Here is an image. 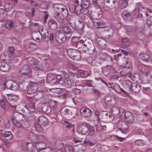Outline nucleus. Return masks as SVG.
<instances>
[{
    "instance_id": "3c124183",
    "label": "nucleus",
    "mask_w": 152,
    "mask_h": 152,
    "mask_svg": "<svg viewBox=\"0 0 152 152\" xmlns=\"http://www.w3.org/2000/svg\"><path fill=\"white\" fill-rule=\"evenodd\" d=\"M109 138V136L105 134H102L101 135V140L102 141H104Z\"/></svg>"
},
{
    "instance_id": "6ab92c4d",
    "label": "nucleus",
    "mask_w": 152,
    "mask_h": 152,
    "mask_svg": "<svg viewBox=\"0 0 152 152\" xmlns=\"http://www.w3.org/2000/svg\"><path fill=\"white\" fill-rule=\"evenodd\" d=\"M74 148L76 152H84L86 146L84 145L80 144L75 145Z\"/></svg>"
},
{
    "instance_id": "13d9d810",
    "label": "nucleus",
    "mask_w": 152,
    "mask_h": 152,
    "mask_svg": "<svg viewBox=\"0 0 152 152\" xmlns=\"http://www.w3.org/2000/svg\"><path fill=\"white\" fill-rule=\"evenodd\" d=\"M121 74L122 75V76H128L129 77H130L131 74H130V72H129L127 73L124 72L123 71H121Z\"/></svg>"
},
{
    "instance_id": "39448f33",
    "label": "nucleus",
    "mask_w": 152,
    "mask_h": 152,
    "mask_svg": "<svg viewBox=\"0 0 152 152\" xmlns=\"http://www.w3.org/2000/svg\"><path fill=\"white\" fill-rule=\"evenodd\" d=\"M77 110L74 107L64 106L61 110V113L65 114L67 113L69 116L71 118L75 117L77 114Z\"/></svg>"
},
{
    "instance_id": "2f4dec72",
    "label": "nucleus",
    "mask_w": 152,
    "mask_h": 152,
    "mask_svg": "<svg viewBox=\"0 0 152 152\" xmlns=\"http://www.w3.org/2000/svg\"><path fill=\"white\" fill-rule=\"evenodd\" d=\"M139 58L142 60L147 61L149 58V56L146 53H141L139 55Z\"/></svg>"
},
{
    "instance_id": "f8f14e48",
    "label": "nucleus",
    "mask_w": 152,
    "mask_h": 152,
    "mask_svg": "<svg viewBox=\"0 0 152 152\" xmlns=\"http://www.w3.org/2000/svg\"><path fill=\"white\" fill-rule=\"evenodd\" d=\"M31 70L29 66L28 65H26L24 66L20 70L19 72L21 73V74L27 75L29 77H30L31 76Z\"/></svg>"
},
{
    "instance_id": "c85d7f7f",
    "label": "nucleus",
    "mask_w": 152,
    "mask_h": 152,
    "mask_svg": "<svg viewBox=\"0 0 152 152\" xmlns=\"http://www.w3.org/2000/svg\"><path fill=\"white\" fill-rule=\"evenodd\" d=\"M75 11L77 14H80L82 12V7L80 4H77L75 8Z\"/></svg>"
},
{
    "instance_id": "37998d69",
    "label": "nucleus",
    "mask_w": 152,
    "mask_h": 152,
    "mask_svg": "<svg viewBox=\"0 0 152 152\" xmlns=\"http://www.w3.org/2000/svg\"><path fill=\"white\" fill-rule=\"evenodd\" d=\"M47 63L49 64V65H47L45 64L46 67L47 68H48L50 66H54L56 64L55 62L53 60L50 59L47 60Z\"/></svg>"
},
{
    "instance_id": "a18cd8bd",
    "label": "nucleus",
    "mask_w": 152,
    "mask_h": 152,
    "mask_svg": "<svg viewBox=\"0 0 152 152\" xmlns=\"http://www.w3.org/2000/svg\"><path fill=\"white\" fill-rule=\"evenodd\" d=\"M89 134L90 136H93L95 134L94 129L93 126H91L88 129Z\"/></svg>"
},
{
    "instance_id": "de8ad7c7",
    "label": "nucleus",
    "mask_w": 152,
    "mask_h": 152,
    "mask_svg": "<svg viewBox=\"0 0 152 152\" xmlns=\"http://www.w3.org/2000/svg\"><path fill=\"white\" fill-rule=\"evenodd\" d=\"M7 104V102L5 100L3 99L2 101L0 102V105L3 108H5L6 107Z\"/></svg>"
},
{
    "instance_id": "72a5a7b5",
    "label": "nucleus",
    "mask_w": 152,
    "mask_h": 152,
    "mask_svg": "<svg viewBox=\"0 0 152 152\" xmlns=\"http://www.w3.org/2000/svg\"><path fill=\"white\" fill-rule=\"evenodd\" d=\"M13 25V23L11 20H9L6 24V27L8 30H10L12 28Z\"/></svg>"
},
{
    "instance_id": "4be33fe9",
    "label": "nucleus",
    "mask_w": 152,
    "mask_h": 152,
    "mask_svg": "<svg viewBox=\"0 0 152 152\" xmlns=\"http://www.w3.org/2000/svg\"><path fill=\"white\" fill-rule=\"evenodd\" d=\"M39 31L40 33L41 36L44 39H45L47 37H48V32L46 29L43 28L41 29H40Z\"/></svg>"
},
{
    "instance_id": "f3484780",
    "label": "nucleus",
    "mask_w": 152,
    "mask_h": 152,
    "mask_svg": "<svg viewBox=\"0 0 152 152\" xmlns=\"http://www.w3.org/2000/svg\"><path fill=\"white\" fill-rule=\"evenodd\" d=\"M92 113L91 110L88 109L83 108L80 110V114L81 115L86 117H90Z\"/></svg>"
},
{
    "instance_id": "aec40b11",
    "label": "nucleus",
    "mask_w": 152,
    "mask_h": 152,
    "mask_svg": "<svg viewBox=\"0 0 152 152\" xmlns=\"http://www.w3.org/2000/svg\"><path fill=\"white\" fill-rule=\"evenodd\" d=\"M96 23L97 26H98L97 28H102L104 29V30L105 31H107V32L110 31L111 32V35H112L113 33L112 29L111 28L109 27H103V23L101 22H97Z\"/></svg>"
},
{
    "instance_id": "864d4df0",
    "label": "nucleus",
    "mask_w": 152,
    "mask_h": 152,
    "mask_svg": "<svg viewBox=\"0 0 152 152\" xmlns=\"http://www.w3.org/2000/svg\"><path fill=\"white\" fill-rule=\"evenodd\" d=\"M38 63L39 64H37L36 65L35 67L37 69H42L43 68V65L42 64L39 63V61H38Z\"/></svg>"
},
{
    "instance_id": "423d86ee",
    "label": "nucleus",
    "mask_w": 152,
    "mask_h": 152,
    "mask_svg": "<svg viewBox=\"0 0 152 152\" xmlns=\"http://www.w3.org/2000/svg\"><path fill=\"white\" fill-rule=\"evenodd\" d=\"M24 119L25 117L23 115L17 112L14 113L12 118L13 123L15 126L18 127L21 126V124L20 123L22 122Z\"/></svg>"
},
{
    "instance_id": "c03bdc74",
    "label": "nucleus",
    "mask_w": 152,
    "mask_h": 152,
    "mask_svg": "<svg viewBox=\"0 0 152 152\" xmlns=\"http://www.w3.org/2000/svg\"><path fill=\"white\" fill-rule=\"evenodd\" d=\"M106 41L103 39H101L99 42L98 44L102 48H104L106 47Z\"/></svg>"
},
{
    "instance_id": "c756f323",
    "label": "nucleus",
    "mask_w": 152,
    "mask_h": 152,
    "mask_svg": "<svg viewBox=\"0 0 152 152\" xmlns=\"http://www.w3.org/2000/svg\"><path fill=\"white\" fill-rule=\"evenodd\" d=\"M38 85L35 82H32L30 84L29 86V88L31 89L33 88L34 87V89H33V93H35L37 91L38 88Z\"/></svg>"
},
{
    "instance_id": "ddd939ff",
    "label": "nucleus",
    "mask_w": 152,
    "mask_h": 152,
    "mask_svg": "<svg viewBox=\"0 0 152 152\" xmlns=\"http://www.w3.org/2000/svg\"><path fill=\"white\" fill-rule=\"evenodd\" d=\"M88 46L86 47H83V50L86 52V53L88 54H92L93 53L95 50V47L93 43H91L90 45H88Z\"/></svg>"
},
{
    "instance_id": "6e6552de",
    "label": "nucleus",
    "mask_w": 152,
    "mask_h": 152,
    "mask_svg": "<svg viewBox=\"0 0 152 152\" xmlns=\"http://www.w3.org/2000/svg\"><path fill=\"white\" fill-rule=\"evenodd\" d=\"M77 39L75 38H73L72 39V42H73L74 44L76 46H80V44H82V45L83 46V47H86L88 46V45H90L91 43H93L91 41L88 39V40H86L85 41L83 40H80L77 41Z\"/></svg>"
},
{
    "instance_id": "7ed1b4c3",
    "label": "nucleus",
    "mask_w": 152,
    "mask_h": 152,
    "mask_svg": "<svg viewBox=\"0 0 152 152\" xmlns=\"http://www.w3.org/2000/svg\"><path fill=\"white\" fill-rule=\"evenodd\" d=\"M64 78L60 75H55L52 74H49L47 76V81L52 85H54L58 83L64 84Z\"/></svg>"
},
{
    "instance_id": "8fccbe9b",
    "label": "nucleus",
    "mask_w": 152,
    "mask_h": 152,
    "mask_svg": "<svg viewBox=\"0 0 152 152\" xmlns=\"http://www.w3.org/2000/svg\"><path fill=\"white\" fill-rule=\"evenodd\" d=\"M48 23L51 27L53 25H54L56 27L57 26L56 23L54 20H50L48 21Z\"/></svg>"
},
{
    "instance_id": "20e7f679",
    "label": "nucleus",
    "mask_w": 152,
    "mask_h": 152,
    "mask_svg": "<svg viewBox=\"0 0 152 152\" xmlns=\"http://www.w3.org/2000/svg\"><path fill=\"white\" fill-rule=\"evenodd\" d=\"M64 84L67 85H70L72 83H76L77 81V76L72 73H65L64 75Z\"/></svg>"
},
{
    "instance_id": "c9c22d12",
    "label": "nucleus",
    "mask_w": 152,
    "mask_h": 152,
    "mask_svg": "<svg viewBox=\"0 0 152 152\" xmlns=\"http://www.w3.org/2000/svg\"><path fill=\"white\" fill-rule=\"evenodd\" d=\"M64 152H73L72 147L70 145H66L64 147Z\"/></svg>"
},
{
    "instance_id": "a211bd4d",
    "label": "nucleus",
    "mask_w": 152,
    "mask_h": 152,
    "mask_svg": "<svg viewBox=\"0 0 152 152\" xmlns=\"http://www.w3.org/2000/svg\"><path fill=\"white\" fill-rule=\"evenodd\" d=\"M37 122L42 126H44L48 124V121L47 118L45 116H40L38 118Z\"/></svg>"
},
{
    "instance_id": "e2e57ef3",
    "label": "nucleus",
    "mask_w": 152,
    "mask_h": 152,
    "mask_svg": "<svg viewBox=\"0 0 152 152\" xmlns=\"http://www.w3.org/2000/svg\"><path fill=\"white\" fill-rule=\"evenodd\" d=\"M142 142V141L141 140H136V141L135 143L139 145H142L143 144Z\"/></svg>"
},
{
    "instance_id": "58836bf2",
    "label": "nucleus",
    "mask_w": 152,
    "mask_h": 152,
    "mask_svg": "<svg viewBox=\"0 0 152 152\" xmlns=\"http://www.w3.org/2000/svg\"><path fill=\"white\" fill-rule=\"evenodd\" d=\"M112 101H108V102L105 103L106 104L107 107H110L114 106L115 103V99L112 98Z\"/></svg>"
},
{
    "instance_id": "052dcab7",
    "label": "nucleus",
    "mask_w": 152,
    "mask_h": 152,
    "mask_svg": "<svg viewBox=\"0 0 152 152\" xmlns=\"http://www.w3.org/2000/svg\"><path fill=\"white\" fill-rule=\"evenodd\" d=\"M78 22H79L80 23V26H79V28L77 29L78 30H80L81 29H82L83 27V24L82 23V22H83V20H78Z\"/></svg>"
},
{
    "instance_id": "2eb2a0df",
    "label": "nucleus",
    "mask_w": 152,
    "mask_h": 152,
    "mask_svg": "<svg viewBox=\"0 0 152 152\" xmlns=\"http://www.w3.org/2000/svg\"><path fill=\"white\" fill-rule=\"evenodd\" d=\"M110 87L113 88L118 93H121L123 92L125 94H126L127 93L124 90L121 89L117 83H113L111 84H110Z\"/></svg>"
},
{
    "instance_id": "9d476101",
    "label": "nucleus",
    "mask_w": 152,
    "mask_h": 152,
    "mask_svg": "<svg viewBox=\"0 0 152 152\" xmlns=\"http://www.w3.org/2000/svg\"><path fill=\"white\" fill-rule=\"evenodd\" d=\"M66 37L65 34H63L59 31H57L56 33V39L58 43L60 44L63 43L65 41Z\"/></svg>"
},
{
    "instance_id": "49530a36",
    "label": "nucleus",
    "mask_w": 152,
    "mask_h": 152,
    "mask_svg": "<svg viewBox=\"0 0 152 152\" xmlns=\"http://www.w3.org/2000/svg\"><path fill=\"white\" fill-rule=\"evenodd\" d=\"M64 126L68 128H70L73 127L74 126L71 123H70L69 121H64Z\"/></svg>"
},
{
    "instance_id": "4d7b16f0",
    "label": "nucleus",
    "mask_w": 152,
    "mask_h": 152,
    "mask_svg": "<svg viewBox=\"0 0 152 152\" xmlns=\"http://www.w3.org/2000/svg\"><path fill=\"white\" fill-rule=\"evenodd\" d=\"M51 104L52 107L53 109L55 110L57 107V104L55 102H52L51 103Z\"/></svg>"
},
{
    "instance_id": "603ef678",
    "label": "nucleus",
    "mask_w": 152,
    "mask_h": 152,
    "mask_svg": "<svg viewBox=\"0 0 152 152\" xmlns=\"http://www.w3.org/2000/svg\"><path fill=\"white\" fill-rule=\"evenodd\" d=\"M119 112L120 115L121 116V117H122L123 116L125 115V110H124L123 108H121L119 110Z\"/></svg>"
},
{
    "instance_id": "393cba45",
    "label": "nucleus",
    "mask_w": 152,
    "mask_h": 152,
    "mask_svg": "<svg viewBox=\"0 0 152 152\" xmlns=\"http://www.w3.org/2000/svg\"><path fill=\"white\" fill-rule=\"evenodd\" d=\"M59 31L63 34H65V35L66 34H70L72 33L70 28L68 27H63Z\"/></svg>"
},
{
    "instance_id": "7c9ffc66",
    "label": "nucleus",
    "mask_w": 152,
    "mask_h": 152,
    "mask_svg": "<svg viewBox=\"0 0 152 152\" xmlns=\"http://www.w3.org/2000/svg\"><path fill=\"white\" fill-rule=\"evenodd\" d=\"M7 12L3 9H0V18L1 19H5L7 18Z\"/></svg>"
},
{
    "instance_id": "412c9836",
    "label": "nucleus",
    "mask_w": 152,
    "mask_h": 152,
    "mask_svg": "<svg viewBox=\"0 0 152 152\" xmlns=\"http://www.w3.org/2000/svg\"><path fill=\"white\" fill-rule=\"evenodd\" d=\"M10 66L7 64L2 62L0 64V69L4 72H8L10 69Z\"/></svg>"
},
{
    "instance_id": "b1692460",
    "label": "nucleus",
    "mask_w": 152,
    "mask_h": 152,
    "mask_svg": "<svg viewBox=\"0 0 152 152\" xmlns=\"http://www.w3.org/2000/svg\"><path fill=\"white\" fill-rule=\"evenodd\" d=\"M140 88V86L135 83H132L131 89L133 91L137 92H138Z\"/></svg>"
},
{
    "instance_id": "e433bc0d",
    "label": "nucleus",
    "mask_w": 152,
    "mask_h": 152,
    "mask_svg": "<svg viewBox=\"0 0 152 152\" xmlns=\"http://www.w3.org/2000/svg\"><path fill=\"white\" fill-rule=\"evenodd\" d=\"M142 68L141 72L142 73L145 74L146 75H148V73H149L150 71V70L149 68L145 65L144 66V67Z\"/></svg>"
},
{
    "instance_id": "f03ea898",
    "label": "nucleus",
    "mask_w": 152,
    "mask_h": 152,
    "mask_svg": "<svg viewBox=\"0 0 152 152\" xmlns=\"http://www.w3.org/2000/svg\"><path fill=\"white\" fill-rule=\"evenodd\" d=\"M96 118L98 120L103 122H110L113 118V116L110 113H107L105 112H102L99 113L96 111L95 113Z\"/></svg>"
},
{
    "instance_id": "680f3d73",
    "label": "nucleus",
    "mask_w": 152,
    "mask_h": 152,
    "mask_svg": "<svg viewBox=\"0 0 152 152\" xmlns=\"http://www.w3.org/2000/svg\"><path fill=\"white\" fill-rule=\"evenodd\" d=\"M11 142L8 140H5L3 142V144L6 146H8L10 145Z\"/></svg>"
},
{
    "instance_id": "a19ab883",
    "label": "nucleus",
    "mask_w": 152,
    "mask_h": 152,
    "mask_svg": "<svg viewBox=\"0 0 152 152\" xmlns=\"http://www.w3.org/2000/svg\"><path fill=\"white\" fill-rule=\"evenodd\" d=\"M4 10H5L6 11H9L10 10L12 7L10 5V4L9 3H6L4 5Z\"/></svg>"
},
{
    "instance_id": "0eeeda50",
    "label": "nucleus",
    "mask_w": 152,
    "mask_h": 152,
    "mask_svg": "<svg viewBox=\"0 0 152 152\" xmlns=\"http://www.w3.org/2000/svg\"><path fill=\"white\" fill-rule=\"evenodd\" d=\"M67 53L69 56L74 60H79L81 57L79 51L74 49H70L67 50Z\"/></svg>"
},
{
    "instance_id": "9b49d317",
    "label": "nucleus",
    "mask_w": 152,
    "mask_h": 152,
    "mask_svg": "<svg viewBox=\"0 0 152 152\" xmlns=\"http://www.w3.org/2000/svg\"><path fill=\"white\" fill-rule=\"evenodd\" d=\"M88 128L86 125L84 124H79L77 131L82 134H85L88 133Z\"/></svg>"
},
{
    "instance_id": "4468645a",
    "label": "nucleus",
    "mask_w": 152,
    "mask_h": 152,
    "mask_svg": "<svg viewBox=\"0 0 152 152\" xmlns=\"http://www.w3.org/2000/svg\"><path fill=\"white\" fill-rule=\"evenodd\" d=\"M125 120L127 123H132L134 121V116L132 114L129 112H127L125 113Z\"/></svg>"
},
{
    "instance_id": "79ce46f5",
    "label": "nucleus",
    "mask_w": 152,
    "mask_h": 152,
    "mask_svg": "<svg viewBox=\"0 0 152 152\" xmlns=\"http://www.w3.org/2000/svg\"><path fill=\"white\" fill-rule=\"evenodd\" d=\"M42 125L39 124L37 122H36L35 124V128L38 131H41L42 130Z\"/></svg>"
},
{
    "instance_id": "09e8293b",
    "label": "nucleus",
    "mask_w": 152,
    "mask_h": 152,
    "mask_svg": "<svg viewBox=\"0 0 152 152\" xmlns=\"http://www.w3.org/2000/svg\"><path fill=\"white\" fill-rule=\"evenodd\" d=\"M136 14V10H134L132 12H131L130 13H128L126 14H124V16L128 18L130 16H132Z\"/></svg>"
},
{
    "instance_id": "f257e3e1",
    "label": "nucleus",
    "mask_w": 152,
    "mask_h": 152,
    "mask_svg": "<svg viewBox=\"0 0 152 152\" xmlns=\"http://www.w3.org/2000/svg\"><path fill=\"white\" fill-rule=\"evenodd\" d=\"M54 12L52 16L54 18L64 19L68 15V12L66 8L58 4L53 5Z\"/></svg>"
},
{
    "instance_id": "a878e982",
    "label": "nucleus",
    "mask_w": 152,
    "mask_h": 152,
    "mask_svg": "<svg viewBox=\"0 0 152 152\" xmlns=\"http://www.w3.org/2000/svg\"><path fill=\"white\" fill-rule=\"evenodd\" d=\"M128 3L126 0H120L119 5L120 7L122 9L126 8L127 5Z\"/></svg>"
},
{
    "instance_id": "0e129e2a",
    "label": "nucleus",
    "mask_w": 152,
    "mask_h": 152,
    "mask_svg": "<svg viewBox=\"0 0 152 152\" xmlns=\"http://www.w3.org/2000/svg\"><path fill=\"white\" fill-rule=\"evenodd\" d=\"M49 13L48 11H44L43 16L45 18V19H46L48 18L49 16Z\"/></svg>"
},
{
    "instance_id": "5701e85b",
    "label": "nucleus",
    "mask_w": 152,
    "mask_h": 152,
    "mask_svg": "<svg viewBox=\"0 0 152 152\" xmlns=\"http://www.w3.org/2000/svg\"><path fill=\"white\" fill-rule=\"evenodd\" d=\"M39 31H35L32 34V37L34 39L38 42L40 41V37H41Z\"/></svg>"
},
{
    "instance_id": "6e6d98bb",
    "label": "nucleus",
    "mask_w": 152,
    "mask_h": 152,
    "mask_svg": "<svg viewBox=\"0 0 152 152\" xmlns=\"http://www.w3.org/2000/svg\"><path fill=\"white\" fill-rule=\"evenodd\" d=\"M114 98L113 97H112L110 96H108L106 97L105 99V103L108 102V101H112V99Z\"/></svg>"
},
{
    "instance_id": "338daca9",
    "label": "nucleus",
    "mask_w": 152,
    "mask_h": 152,
    "mask_svg": "<svg viewBox=\"0 0 152 152\" xmlns=\"http://www.w3.org/2000/svg\"><path fill=\"white\" fill-rule=\"evenodd\" d=\"M28 143L27 142L25 145V147H23V148H22V149L23 151L28 150V147L27 146V145H28Z\"/></svg>"
},
{
    "instance_id": "cd10ccee",
    "label": "nucleus",
    "mask_w": 152,
    "mask_h": 152,
    "mask_svg": "<svg viewBox=\"0 0 152 152\" xmlns=\"http://www.w3.org/2000/svg\"><path fill=\"white\" fill-rule=\"evenodd\" d=\"M6 87L8 89H10L12 90L15 89L14 86H12V82L11 81H7L4 84Z\"/></svg>"
},
{
    "instance_id": "dca6fc26",
    "label": "nucleus",
    "mask_w": 152,
    "mask_h": 152,
    "mask_svg": "<svg viewBox=\"0 0 152 152\" xmlns=\"http://www.w3.org/2000/svg\"><path fill=\"white\" fill-rule=\"evenodd\" d=\"M26 106L28 109H35L36 108L35 106L34 101L33 98H30L26 101Z\"/></svg>"
},
{
    "instance_id": "473e14b6",
    "label": "nucleus",
    "mask_w": 152,
    "mask_h": 152,
    "mask_svg": "<svg viewBox=\"0 0 152 152\" xmlns=\"http://www.w3.org/2000/svg\"><path fill=\"white\" fill-rule=\"evenodd\" d=\"M4 137L7 140H10L12 137V135L11 132H7L4 134Z\"/></svg>"
},
{
    "instance_id": "bb28decb",
    "label": "nucleus",
    "mask_w": 152,
    "mask_h": 152,
    "mask_svg": "<svg viewBox=\"0 0 152 152\" xmlns=\"http://www.w3.org/2000/svg\"><path fill=\"white\" fill-rule=\"evenodd\" d=\"M96 129L98 130H105L106 129V126H102L100 122H98L95 126Z\"/></svg>"
},
{
    "instance_id": "69168bd1",
    "label": "nucleus",
    "mask_w": 152,
    "mask_h": 152,
    "mask_svg": "<svg viewBox=\"0 0 152 152\" xmlns=\"http://www.w3.org/2000/svg\"><path fill=\"white\" fill-rule=\"evenodd\" d=\"M144 65L143 64H139L137 66V68L138 70L140 71H141V70H142V68H143L142 67H144Z\"/></svg>"
},
{
    "instance_id": "4c0bfd02",
    "label": "nucleus",
    "mask_w": 152,
    "mask_h": 152,
    "mask_svg": "<svg viewBox=\"0 0 152 152\" xmlns=\"http://www.w3.org/2000/svg\"><path fill=\"white\" fill-rule=\"evenodd\" d=\"M122 42L123 46L125 47H127L130 45V42L126 39H123Z\"/></svg>"
},
{
    "instance_id": "ea45409f",
    "label": "nucleus",
    "mask_w": 152,
    "mask_h": 152,
    "mask_svg": "<svg viewBox=\"0 0 152 152\" xmlns=\"http://www.w3.org/2000/svg\"><path fill=\"white\" fill-rule=\"evenodd\" d=\"M8 51L9 53V55L10 56L11 55L13 56L15 54L14 48L12 46H10L9 47Z\"/></svg>"
},
{
    "instance_id": "774afa93",
    "label": "nucleus",
    "mask_w": 152,
    "mask_h": 152,
    "mask_svg": "<svg viewBox=\"0 0 152 152\" xmlns=\"http://www.w3.org/2000/svg\"><path fill=\"white\" fill-rule=\"evenodd\" d=\"M72 140L75 143L81 142V141L79 140L77 138L75 137V138H73Z\"/></svg>"
},
{
    "instance_id": "bf43d9fd",
    "label": "nucleus",
    "mask_w": 152,
    "mask_h": 152,
    "mask_svg": "<svg viewBox=\"0 0 152 152\" xmlns=\"http://www.w3.org/2000/svg\"><path fill=\"white\" fill-rule=\"evenodd\" d=\"M7 95L8 96V98L9 99L12 100L15 99V95L11 94H7Z\"/></svg>"
},
{
    "instance_id": "f704fd0d",
    "label": "nucleus",
    "mask_w": 152,
    "mask_h": 152,
    "mask_svg": "<svg viewBox=\"0 0 152 152\" xmlns=\"http://www.w3.org/2000/svg\"><path fill=\"white\" fill-rule=\"evenodd\" d=\"M79 73L80 77L83 78H85L87 76L90 75L87 71H80Z\"/></svg>"
},
{
    "instance_id": "5fc2aeb1",
    "label": "nucleus",
    "mask_w": 152,
    "mask_h": 152,
    "mask_svg": "<svg viewBox=\"0 0 152 152\" xmlns=\"http://www.w3.org/2000/svg\"><path fill=\"white\" fill-rule=\"evenodd\" d=\"M73 91L76 94H80L81 92V91L80 89L77 88H73Z\"/></svg>"
},
{
    "instance_id": "1a4fd4ad",
    "label": "nucleus",
    "mask_w": 152,
    "mask_h": 152,
    "mask_svg": "<svg viewBox=\"0 0 152 152\" xmlns=\"http://www.w3.org/2000/svg\"><path fill=\"white\" fill-rule=\"evenodd\" d=\"M44 139V138L43 136H39L37 139H35V140H33L32 142L33 143L36 142L37 145L35 144L36 146H38L39 148V149L42 150L45 148V147L43 146V145H45V143L42 142Z\"/></svg>"
}]
</instances>
